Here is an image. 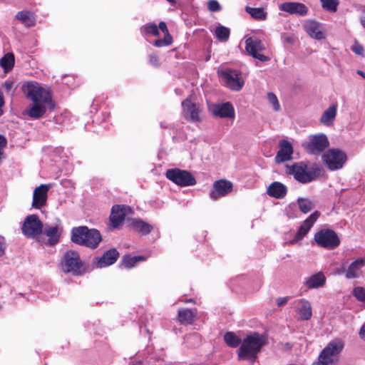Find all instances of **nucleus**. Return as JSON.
I'll list each match as a JSON object with an SVG mask.
<instances>
[{
    "label": "nucleus",
    "instance_id": "obj_1",
    "mask_svg": "<svg viewBox=\"0 0 365 365\" xmlns=\"http://www.w3.org/2000/svg\"><path fill=\"white\" fill-rule=\"evenodd\" d=\"M24 88L27 91V97L33 102L31 107L26 110L30 118L39 119L44 115L47 110H54L55 103L48 90L34 81H24Z\"/></svg>",
    "mask_w": 365,
    "mask_h": 365
},
{
    "label": "nucleus",
    "instance_id": "obj_2",
    "mask_svg": "<svg viewBox=\"0 0 365 365\" xmlns=\"http://www.w3.org/2000/svg\"><path fill=\"white\" fill-rule=\"evenodd\" d=\"M267 343L266 337L253 331L247 335L237 349L238 360H245L253 364L262 348Z\"/></svg>",
    "mask_w": 365,
    "mask_h": 365
},
{
    "label": "nucleus",
    "instance_id": "obj_3",
    "mask_svg": "<svg viewBox=\"0 0 365 365\" xmlns=\"http://www.w3.org/2000/svg\"><path fill=\"white\" fill-rule=\"evenodd\" d=\"M71 239L75 244L96 249L102 241V236L96 229H89L87 226H79L71 230Z\"/></svg>",
    "mask_w": 365,
    "mask_h": 365
},
{
    "label": "nucleus",
    "instance_id": "obj_4",
    "mask_svg": "<svg viewBox=\"0 0 365 365\" xmlns=\"http://www.w3.org/2000/svg\"><path fill=\"white\" fill-rule=\"evenodd\" d=\"M302 146L307 153L320 155L329 146V142L325 134L317 133L309 135L307 140L304 141Z\"/></svg>",
    "mask_w": 365,
    "mask_h": 365
},
{
    "label": "nucleus",
    "instance_id": "obj_5",
    "mask_svg": "<svg viewBox=\"0 0 365 365\" xmlns=\"http://www.w3.org/2000/svg\"><path fill=\"white\" fill-rule=\"evenodd\" d=\"M62 269L65 272H71L74 275H81L85 272V267L77 252L69 250L64 255L61 262Z\"/></svg>",
    "mask_w": 365,
    "mask_h": 365
},
{
    "label": "nucleus",
    "instance_id": "obj_6",
    "mask_svg": "<svg viewBox=\"0 0 365 365\" xmlns=\"http://www.w3.org/2000/svg\"><path fill=\"white\" fill-rule=\"evenodd\" d=\"M316 243L324 248L333 250L340 244V239L337 234L331 229H322L314 234Z\"/></svg>",
    "mask_w": 365,
    "mask_h": 365
},
{
    "label": "nucleus",
    "instance_id": "obj_7",
    "mask_svg": "<svg viewBox=\"0 0 365 365\" xmlns=\"http://www.w3.org/2000/svg\"><path fill=\"white\" fill-rule=\"evenodd\" d=\"M287 170L288 174L293 175L297 181L302 184L309 183L317 178L314 172L307 171V165L303 162L287 165Z\"/></svg>",
    "mask_w": 365,
    "mask_h": 365
},
{
    "label": "nucleus",
    "instance_id": "obj_8",
    "mask_svg": "<svg viewBox=\"0 0 365 365\" xmlns=\"http://www.w3.org/2000/svg\"><path fill=\"white\" fill-rule=\"evenodd\" d=\"M165 177L173 183L181 186H192L196 184L195 177L187 170L179 168L168 169L165 173Z\"/></svg>",
    "mask_w": 365,
    "mask_h": 365
},
{
    "label": "nucleus",
    "instance_id": "obj_9",
    "mask_svg": "<svg viewBox=\"0 0 365 365\" xmlns=\"http://www.w3.org/2000/svg\"><path fill=\"white\" fill-rule=\"evenodd\" d=\"M323 163L331 170L341 168L346 160V154L336 148L330 149L322 156Z\"/></svg>",
    "mask_w": 365,
    "mask_h": 365
},
{
    "label": "nucleus",
    "instance_id": "obj_10",
    "mask_svg": "<svg viewBox=\"0 0 365 365\" xmlns=\"http://www.w3.org/2000/svg\"><path fill=\"white\" fill-rule=\"evenodd\" d=\"M220 76L225 86L232 91H240L244 86L245 81L238 70L225 69L220 72Z\"/></svg>",
    "mask_w": 365,
    "mask_h": 365
},
{
    "label": "nucleus",
    "instance_id": "obj_11",
    "mask_svg": "<svg viewBox=\"0 0 365 365\" xmlns=\"http://www.w3.org/2000/svg\"><path fill=\"white\" fill-rule=\"evenodd\" d=\"M43 227V223L37 215H28L24 220V235L35 238L41 234Z\"/></svg>",
    "mask_w": 365,
    "mask_h": 365
},
{
    "label": "nucleus",
    "instance_id": "obj_12",
    "mask_svg": "<svg viewBox=\"0 0 365 365\" xmlns=\"http://www.w3.org/2000/svg\"><path fill=\"white\" fill-rule=\"evenodd\" d=\"M245 49L250 56L262 62H265L269 60L267 56L259 53V51L264 49V46L262 42L258 38H248L245 41Z\"/></svg>",
    "mask_w": 365,
    "mask_h": 365
},
{
    "label": "nucleus",
    "instance_id": "obj_13",
    "mask_svg": "<svg viewBox=\"0 0 365 365\" xmlns=\"http://www.w3.org/2000/svg\"><path fill=\"white\" fill-rule=\"evenodd\" d=\"M50 188V185L41 184L34 189L33 192L32 207L40 210L46 205L48 192Z\"/></svg>",
    "mask_w": 365,
    "mask_h": 365
},
{
    "label": "nucleus",
    "instance_id": "obj_14",
    "mask_svg": "<svg viewBox=\"0 0 365 365\" xmlns=\"http://www.w3.org/2000/svg\"><path fill=\"white\" fill-rule=\"evenodd\" d=\"M232 183L229 180H216L210 192V197L213 200H216L220 197H225L232 192Z\"/></svg>",
    "mask_w": 365,
    "mask_h": 365
},
{
    "label": "nucleus",
    "instance_id": "obj_15",
    "mask_svg": "<svg viewBox=\"0 0 365 365\" xmlns=\"http://www.w3.org/2000/svg\"><path fill=\"white\" fill-rule=\"evenodd\" d=\"M130 211V208L128 206L120 205H113L109 217L112 228H118L123 223L126 215Z\"/></svg>",
    "mask_w": 365,
    "mask_h": 365
},
{
    "label": "nucleus",
    "instance_id": "obj_16",
    "mask_svg": "<svg viewBox=\"0 0 365 365\" xmlns=\"http://www.w3.org/2000/svg\"><path fill=\"white\" fill-rule=\"evenodd\" d=\"M343 344L341 341H331L328 345L322 351L319 356V359L323 360L329 365L334 361V357L343 349Z\"/></svg>",
    "mask_w": 365,
    "mask_h": 365
},
{
    "label": "nucleus",
    "instance_id": "obj_17",
    "mask_svg": "<svg viewBox=\"0 0 365 365\" xmlns=\"http://www.w3.org/2000/svg\"><path fill=\"white\" fill-rule=\"evenodd\" d=\"M319 216L320 213L318 211H315L311 214L299 227L292 242H297L302 240V238L309 232Z\"/></svg>",
    "mask_w": 365,
    "mask_h": 365
},
{
    "label": "nucleus",
    "instance_id": "obj_18",
    "mask_svg": "<svg viewBox=\"0 0 365 365\" xmlns=\"http://www.w3.org/2000/svg\"><path fill=\"white\" fill-rule=\"evenodd\" d=\"M279 9L280 11L287 12L290 15L299 16H304L307 15L309 11L305 4L294 1L282 3L279 6Z\"/></svg>",
    "mask_w": 365,
    "mask_h": 365
},
{
    "label": "nucleus",
    "instance_id": "obj_19",
    "mask_svg": "<svg viewBox=\"0 0 365 365\" xmlns=\"http://www.w3.org/2000/svg\"><path fill=\"white\" fill-rule=\"evenodd\" d=\"M182 113L186 118H189L192 122H199L200 118L199 113L200 111V105L191 101L190 98L185 99L182 103Z\"/></svg>",
    "mask_w": 365,
    "mask_h": 365
},
{
    "label": "nucleus",
    "instance_id": "obj_20",
    "mask_svg": "<svg viewBox=\"0 0 365 365\" xmlns=\"http://www.w3.org/2000/svg\"><path fill=\"white\" fill-rule=\"evenodd\" d=\"M119 252L115 248L106 251L101 257H96L93 259L98 268H103L113 264L119 257Z\"/></svg>",
    "mask_w": 365,
    "mask_h": 365
},
{
    "label": "nucleus",
    "instance_id": "obj_21",
    "mask_svg": "<svg viewBox=\"0 0 365 365\" xmlns=\"http://www.w3.org/2000/svg\"><path fill=\"white\" fill-rule=\"evenodd\" d=\"M304 30L312 38L322 40L325 38L322 24L314 20H307L303 24Z\"/></svg>",
    "mask_w": 365,
    "mask_h": 365
},
{
    "label": "nucleus",
    "instance_id": "obj_22",
    "mask_svg": "<svg viewBox=\"0 0 365 365\" xmlns=\"http://www.w3.org/2000/svg\"><path fill=\"white\" fill-rule=\"evenodd\" d=\"M211 112L213 115L222 118H235V110L230 102L214 105L211 109Z\"/></svg>",
    "mask_w": 365,
    "mask_h": 365
},
{
    "label": "nucleus",
    "instance_id": "obj_23",
    "mask_svg": "<svg viewBox=\"0 0 365 365\" xmlns=\"http://www.w3.org/2000/svg\"><path fill=\"white\" fill-rule=\"evenodd\" d=\"M293 148L292 144L286 140L279 142V150L275 156V162L281 163L292 159Z\"/></svg>",
    "mask_w": 365,
    "mask_h": 365
},
{
    "label": "nucleus",
    "instance_id": "obj_24",
    "mask_svg": "<svg viewBox=\"0 0 365 365\" xmlns=\"http://www.w3.org/2000/svg\"><path fill=\"white\" fill-rule=\"evenodd\" d=\"M327 278L322 272H318L304 279V286L309 289H317L325 285Z\"/></svg>",
    "mask_w": 365,
    "mask_h": 365
},
{
    "label": "nucleus",
    "instance_id": "obj_25",
    "mask_svg": "<svg viewBox=\"0 0 365 365\" xmlns=\"http://www.w3.org/2000/svg\"><path fill=\"white\" fill-rule=\"evenodd\" d=\"M365 267V257H359L351 263L346 270V279L357 278L361 274V269Z\"/></svg>",
    "mask_w": 365,
    "mask_h": 365
},
{
    "label": "nucleus",
    "instance_id": "obj_26",
    "mask_svg": "<svg viewBox=\"0 0 365 365\" xmlns=\"http://www.w3.org/2000/svg\"><path fill=\"white\" fill-rule=\"evenodd\" d=\"M297 308L296 312L301 320H309L312 316V309L310 303L305 299H301L297 301Z\"/></svg>",
    "mask_w": 365,
    "mask_h": 365
},
{
    "label": "nucleus",
    "instance_id": "obj_27",
    "mask_svg": "<svg viewBox=\"0 0 365 365\" xmlns=\"http://www.w3.org/2000/svg\"><path fill=\"white\" fill-rule=\"evenodd\" d=\"M267 192L270 197L282 199L286 196L287 189L284 184L279 182H273L267 187Z\"/></svg>",
    "mask_w": 365,
    "mask_h": 365
},
{
    "label": "nucleus",
    "instance_id": "obj_28",
    "mask_svg": "<svg viewBox=\"0 0 365 365\" xmlns=\"http://www.w3.org/2000/svg\"><path fill=\"white\" fill-rule=\"evenodd\" d=\"M130 226L142 235H148L153 229L152 225L139 218L131 219Z\"/></svg>",
    "mask_w": 365,
    "mask_h": 365
},
{
    "label": "nucleus",
    "instance_id": "obj_29",
    "mask_svg": "<svg viewBox=\"0 0 365 365\" xmlns=\"http://www.w3.org/2000/svg\"><path fill=\"white\" fill-rule=\"evenodd\" d=\"M61 231V229L57 225L45 227L44 233L48 237L49 245H54L59 242Z\"/></svg>",
    "mask_w": 365,
    "mask_h": 365
},
{
    "label": "nucleus",
    "instance_id": "obj_30",
    "mask_svg": "<svg viewBox=\"0 0 365 365\" xmlns=\"http://www.w3.org/2000/svg\"><path fill=\"white\" fill-rule=\"evenodd\" d=\"M196 317L195 310L182 309L178 311V319L181 324H191Z\"/></svg>",
    "mask_w": 365,
    "mask_h": 365
},
{
    "label": "nucleus",
    "instance_id": "obj_31",
    "mask_svg": "<svg viewBox=\"0 0 365 365\" xmlns=\"http://www.w3.org/2000/svg\"><path fill=\"white\" fill-rule=\"evenodd\" d=\"M336 105L330 106L327 110H325L321 116L320 122L326 125H330L334 122L336 115Z\"/></svg>",
    "mask_w": 365,
    "mask_h": 365
},
{
    "label": "nucleus",
    "instance_id": "obj_32",
    "mask_svg": "<svg viewBox=\"0 0 365 365\" xmlns=\"http://www.w3.org/2000/svg\"><path fill=\"white\" fill-rule=\"evenodd\" d=\"M14 62V54L7 53L0 59V66L3 68L4 73H8L12 70Z\"/></svg>",
    "mask_w": 365,
    "mask_h": 365
},
{
    "label": "nucleus",
    "instance_id": "obj_33",
    "mask_svg": "<svg viewBox=\"0 0 365 365\" xmlns=\"http://www.w3.org/2000/svg\"><path fill=\"white\" fill-rule=\"evenodd\" d=\"M245 11L252 16V18L255 20H265L267 16V13L263 8H252L250 6H246Z\"/></svg>",
    "mask_w": 365,
    "mask_h": 365
},
{
    "label": "nucleus",
    "instance_id": "obj_34",
    "mask_svg": "<svg viewBox=\"0 0 365 365\" xmlns=\"http://www.w3.org/2000/svg\"><path fill=\"white\" fill-rule=\"evenodd\" d=\"M224 340L228 346L236 348L241 345L242 340L234 332L227 331L224 335Z\"/></svg>",
    "mask_w": 365,
    "mask_h": 365
},
{
    "label": "nucleus",
    "instance_id": "obj_35",
    "mask_svg": "<svg viewBox=\"0 0 365 365\" xmlns=\"http://www.w3.org/2000/svg\"><path fill=\"white\" fill-rule=\"evenodd\" d=\"M297 205L299 210L304 214H307L309 212L312 211L314 205L311 200L308 198L299 197L297 199Z\"/></svg>",
    "mask_w": 365,
    "mask_h": 365
},
{
    "label": "nucleus",
    "instance_id": "obj_36",
    "mask_svg": "<svg viewBox=\"0 0 365 365\" xmlns=\"http://www.w3.org/2000/svg\"><path fill=\"white\" fill-rule=\"evenodd\" d=\"M144 256H124L122 259V264L128 269L133 267L138 262L145 260Z\"/></svg>",
    "mask_w": 365,
    "mask_h": 365
},
{
    "label": "nucleus",
    "instance_id": "obj_37",
    "mask_svg": "<svg viewBox=\"0 0 365 365\" xmlns=\"http://www.w3.org/2000/svg\"><path fill=\"white\" fill-rule=\"evenodd\" d=\"M215 36L220 41L225 42L228 40L230 34V31L228 28L220 26L215 29Z\"/></svg>",
    "mask_w": 365,
    "mask_h": 365
},
{
    "label": "nucleus",
    "instance_id": "obj_38",
    "mask_svg": "<svg viewBox=\"0 0 365 365\" xmlns=\"http://www.w3.org/2000/svg\"><path fill=\"white\" fill-rule=\"evenodd\" d=\"M322 8L329 12L334 13L339 4V0H320Z\"/></svg>",
    "mask_w": 365,
    "mask_h": 365
},
{
    "label": "nucleus",
    "instance_id": "obj_39",
    "mask_svg": "<svg viewBox=\"0 0 365 365\" xmlns=\"http://www.w3.org/2000/svg\"><path fill=\"white\" fill-rule=\"evenodd\" d=\"M141 31L145 34H151L155 36L159 35L158 28L154 23L145 24L141 28Z\"/></svg>",
    "mask_w": 365,
    "mask_h": 365
},
{
    "label": "nucleus",
    "instance_id": "obj_40",
    "mask_svg": "<svg viewBox=\"0 0 365 365\" xmlns=\"http://www.w3.org/2000/svg\"><path fill=\"white\" fill-rule=\"evenodd\" d=\"M36 19L34 14L24 11V26L30 27L35 24Z\"/></svg>",
    "mask_w": 365,
    "mask_h": 365
},
{
    "label": "nucleus",
    "instance_id": "obj_41",
    "mask_svg": "<svg viewBox=\"0 0 365 365\" xmlns=\"http://www.w3.org/2000/svg\"><path fill=\"white\" fill-rule=\"evenodd\" d=\"M267 99L269 103L272 106L273 109L275 111H278L280 109V105L276 95L272 92L268 93Z\"/></svg>",
    "mask_w": 365,
    "mask_h": 365
},
{
    "label": "nucleus",
    "instance_id": "obj_42",
    "mask_svg": "<svg viewBox=\"0 0 365 365\" xmlns=\"http://www.w3.org/2000/svg\"><path fill=\"white\" fill-rule=\"evenodd\" d=\"M351 50L356 54L359 55L361 56H364V48L360 44L358 41H355L354 43L351 46Z\"/></svg>",
    "mask_w": 365,
    "mask_h": 365
},
{
    "label": "nucleus",
    "instance_id": "obj_43",
    "mask_svg": "<svg viewBox=\"0 0 365 365\" xmlns=\"http://www.w3.org/2000/svg\"><path fill=\"white\" fill-rule=\"evenodd\" d=\"M207 8L212 12L220 11L222 9L221 5L217 0H209L207 2Z\"/></svg>",
    "mask_w": 365,
    "mask_h": 365
},
{
    "label": "nucleus",
    "instance_id": "obj_44",
    "mask_svg": "<svg viewBox=\"0 0 365 365\" xmlns=\"http://www.w3.org/2000/svg\"><path fill=\"white\" fill-rule=\"evenodd\" d=\"M354 296L361 302H365V289L363 287H356L354 289Z\"/></svg>",
    "mask_w": 365,
    "mask_h": 365
},
{
    "label": "nucleus",
    "instance_id": "obj_45",
    "mask_svg": "<svg viewBox=\"0 0 365 365\" xmlns=\"http://www.w3.org/2000/svg\"><path fill=\"white\" fill-rule=\"evenodd\" d=\"M6 243L4 237L0 235V257L3 256L5 253Z\"/></svg>",
    "mask_w": 365,
    "mask_h": 365
},
{
    "label": "nucleus",
    "instance_id": "obj_46",
    "mask_svg": "<svg viewBox=\"0 0 365 365\" xmlns=\"http://www.w3.org/2000/svg\"><path fill=\"white\" fill-rule=\"evenodd\" d=\"M282 40L283 42L288 43L289 44H292L294 43V38L292 36L287 35L286 34H283L282 35Z\"/></svg>",
    "mask_w": 365,
    "mask_h": 365
},
{
    "label": "nucleus",
    "instance_id": "obj_47",
    "mask_svg": "<svg viewBox=\"0 0 365 365\" xmlns=\"http://www.w3.org/2000/svg\"><path fill=\"white\" fill-rule=\"evenodd\" d=\"M288 300H289V297H279V298H277L276 302H277V305L279 307H281V306H283L285 304H287Z\"/></svg>",
    "mask_w": 365,
    "mask_h": 365
},
{
    "label": "nucleus",
    "instance_id": "obj_48",
    "mask_svg": "<svg viewBox=\"0 0 365 365\" xmlns=\"http://www.w3.org/2000/svg\"><path fill=\"white\" fill-rule=\"evenodd\" d=\"M158 28V30L160 29L163 32L164 34H168V32H169L167 25L164 21H160L159 23Z\"/></svg>",
    "mask_w": 365,
    "mask_h": 365
},
{
    "label": "nucleus",
    "instance_id": "obj_49",
    "mask_svg": "<svg viewBox=\"0 0 365 365\" xmlns=\"http://www.w3.org/2000/svg\"><path fill=\"white\" fill-rule=\"evenodd\" d=\"M149 61L153 66H157L158 65V58L156 55H154V54L150 55Z\"/></svg>",
    "mask_w": 365,
    "mask_h": 365
},
{
    "label": "nucleus",
    "instance_id": "obj_50",
    "mask_svg": "<svg viewBox=\"0 0 365 365\" xmlns=\"http://www.w3.org/2000/svg\"><path fill=\"white\" fill-rule=\"evenodd\" d=\"M165 37L164 38H162L163 41H165V43L166 46H169L172 43V37L170 35L169 32H168V34H164Z\"/></svg>",
    "mask_w": 365,
    "mask_h": 365
},
{
    "label": "nucleus",
    "instance_id": "obj_51",
    "mask_svg": "<svg viewBox=\"0 0 365 365\" xmlns=\"http://www.w3.org/2000/svg\"><path fill=\"white\" fill-rule=\"evenodd\" d=\"M14 86V82L11 81H6L4 83V87L6 88L7 91H9Z\"/></svg>",
    "mask_w": 365,
    "mask_h": 365
},
{
    "label": "nucleus",
    "instance_id": "obj_52",
    "mask_svg": "<svg viewBox=\"0 0 365 365\" xmlns=\"http://www.w3.org/2000/svg\"><path fill=\"white\" fill-rule=\"evenodd\" d=\"M153 45L156 47H162L165 46V41H163L162 38L157 39L154 41Z\"/></svg>",
    "mask_w": 365,
    "mask_h": 365
},
{
    "label": "nucleus",
    "instance_id": "obj_53",
    "mask_svg": "<svg viewBox=\"0 0 365 365\" xmlns=\"http://www.w3.org/2000/svg\"><path fill=\"white\" fill-rule=\"evenodd\" d=\"M359 336L362 339L365 340V323L360 329Z\"/></svg>",
    "mask_w": 365,
    "mask_h": 365
},
{
    "label": "nucleus",
    "instance_id": "obj_54",
    "mask_svg": "<svg viewBox=\"0 0 365 365\" xmlns=\"http://www.w3.org/2000/svg\"><path fill=\"white\" fill-rule=\"evenodd\" d=\"M312 365H329L327 363L324 361L323 360H320L318 359L317 361L314 362Z\"/></svg>",
    "mask_w": 365,
    "mask_h": 365
},
{
    "label": "nucleus",
    "instance_id": "obj_55",
    "mask_svg": "<svg viewBox=\"0 0 365 365\" xmlns=\"http://www.w3.org/2000/svg\"><path fill=\"white\" fill-rule=\"evenodd\" d=\"M16 19L23 21V11H19L16 15Z\"/></svg>",
    "mask_w": 365,
    "mask_h": 365
},
{
    "label": "nucleus",
    "instance_id": "obj_56",
    "mask_svg": "<svg viewBox=\"0 0 365 365\" xmlns=\"http://www.w3.org/2000/svg\"><path fill=\"white\" fill-rule=\"evenodd\" d=\"M4 106V99L2 96L0 94V115L2 114L1 107Z\"/></svg>",
    "mask_w": 365,
    "mask_h": 365
},
{
    "label": "nucleus",
    "instance_id": "obj_57",
    "mask_svg": "<svg viewBox=\"0 0 365 365\" xmlns=\"http://www.w3.org/2000/svg\"><path fill=\"white\" fill-rule=\"evenodd\" d=\"M357 73L365 79V72L361 71H358Z\"/></svg>",
    "mask_w": 365,
    "mask_h": 365
},
{
    "label": "nucleus",
    "instance_id": "obj_58",
    "mask_svg": "<svg viewBox=\"0 0 365 365\" xmlns=\"http://www.w3.org/2000/svg\"><path fill=\"white\" fill-rule=\"evenodd\" d=\"M361 24L365 29V17L361 19Z\"/></svg>",
    "mask_w": 365,
    "mask_h": 365
},
{
    "label": "nucleus",
    "instance_id": "obj_59",
    "mask_svg": "<svg viewBox=\"0 0 365 365\" xmlns=\"http://www.w3.org/2000/svg\"><path fill=\"white\" fill-rule=\"evenodd\" d=\"M167 1H168V2H170V3H174V2H175V1H174V0H167Z\"/></svg>",
    "mask_w": 365,
    "mask_h": 365
},
{
    "label": "nucleus",
    "instance_id": "obj_60",
    "mask_svg": "<svg viewBox=\"0 0 365 365\" xmlns=\"http://www.w3.org/2000/svg\"><path fill=\"white\" fill-rule=\"evenodd\" d=\"M1 309V305L0 304V309Z\"/></svg>",
    "mask_w": 365,
    "mask_h": 365
}]
</instances>
